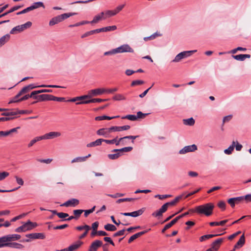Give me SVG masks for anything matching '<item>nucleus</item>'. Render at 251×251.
Returning a JSON list of instances; mask_svg holds the SVG:
<instances>
[{
    "label": "nucleus",
    "mask_w": 251,
    "mask_h": 251,
    "mask_svg": "<svg viewBox=\"0 0 251 251\" xmlns=\"http://www.w3.org/2000/svg\"><path fill=\"white\" fill-rule=\"evenodd\" d=\"M22 96L20 93L19 92L17 95H16L9 102V103H14V102H20L21 100H19V98Z\"/></svg>",
    "instance_id": "nucleus-49"
},
{
    "label": "nucleus",
    "mask_w": 251,
    "mask_h": 251,
    "mask_svg": "<svg viewBox=\"0 0 251 251\" xmlns=\"http://www.w3.org/2000/svg\"><path fill=\"white\" fill-rule=\"evenodd\" d=\"M104 32H107L109 31H113L117 29V26L116 25H112V26H108L106 27H104Z\"/></svg>",
    "instance_id": "nucleus-57"
},
{
    "label": "nucleus",
    "mask_w": 251,
    "mask_h": 251,
    "mask_svg": "<svg viewBox=\"0 0 251 251\" xmlns=\"http://www.w3.org/2000/svg\"><path fill=\"white\" fill-rule=\"evenodd\" d=\"M79 203V201L78 199L73 198L66 201L65 202L61 204L60 206L65 207H75L76 206L78 205Z\"/></svg>",
    "instance_id": "nucleus-9"
},
{
    "label": "nucleus",
    "mask_w": 251,
    "mask_h": 251,
    "mask_svg": "<svg viewBox=\"0 0 251 251\" xmlns=\"http://www.w3.org/2000/svg\"><path fill=\"white\" fill-rule=\"evenodd\" d=\"M32 224V222L30 221H28L26 223H25L23 226H25V231L29 230L32 229L31 225Z\"/></svg>",
    "instance_id": "nucleus-56"
},
{
    "label": "nucleus",
    "mask_w": 251,
    "mask_h": 251,
    "mask_svg": "<svg viewBox=\"0 0 251 251\" xmlns=\"http://www.w3.org/2000/svg\"><path fill=\"white\" fill-rule=\"evenodd\" d=\"M37 87L65 88L63 86L56 85H41L40 86H35L33 84H31L23 87L19 92V93L21 95H22L28 93V92H29L30 90Z\"/></svg>",
    "instance_id": "nucleus-2"
},
{
    "label": "nucleus",
    "mask_w": 251,
    "mask_h": 251,
    "mask_svg": "<svg viewBox=\"0 0 251 251\" xmlns=\"http://www.w3.org/2000/svg\"><path fill=\"white\" fill-rule=\"evenodd\" d=\"M116 15V14L113 10H107L104 12V15L103 16V19H105L107 18Z\"/></svg>",
    "instance_id": "nucleus-41"
},
{
    "label": "nucleus",
    "mask_w": 251,
    "mask_h": 251,
    "mask_svg": "<svg viewBox=\"0 0 251 251\" xmlns=\"http://www.w3.org/2000/svg\"><path fill=\"white\" fill-rule=\"evenodd\" d=\"M116 153L113 154H108V157L111 160H115L118 159L120 156H121V153L116 152Z\"/></svg>",
    "instance_id": "nucleus-48"
},
{
    "label": "nucleus",
    "mask_w": 251,
    "mask_h": 251,
    "mask_svg": "<svg viewBox=\"0 0 251 251\" xmlns=\"http://www.w3.org/2000/svg\"><path fill=\"white\" fill-rule=\"evenodd\" d=\"M8 243L6 236L0 237V248L7 247Z\"/></svg>",
    "instance_id": "nucleus-37"
},
{
    "label": "nucleus",
    "mask_w": 251,
    "mask_h": 251,
    "mask_svg": "<svg viewBox=\"0 0 251 251\" xmlns=\"http://www.w3.org/2000/svg\"><path fill=\"white\" fill-rule=\"evenodd\" d=\"M76 13H64L60 15H58L55 17L52 18L49 22V25L50 26H52L57 24L65 19H66L69 18L71 16L76 15Z\"/></svg>",
    "instance_id": "nucleus-3"
},
{
    "label": "nucleus",
    "mask_w": 251,
    "mask_h": 251,
    "mask_svg": "<svg viewBox=\"0 0 251 251\" xmlns=\"http://www.w3.org/2000/svg\"><path fill=\"white\" fill-rule=\"evenodd\" d=\"M47 100H53L57 101H65V98L63 97H56L51 95L48 94Z\"/></svg>",
    "instance_id": "nucleus-28"
},
{
    "label": "nucleus",
    "mask_w": 251,
    "mask_h": 251,
    "mask_svg": "<svg viewBox=\"0 0 251 251\" xmlns=\"http://www.w3.org/2000/svg\"><path fill=\"white\" fill-rule=\"evenodd\" d=\"M9 173L7 172H0V181L4 180L6 177L9 176Z\"/></svg>",
    "instance_id": "nucleus-51"
},
{
    "label": "nucleus",
    "mask_w": 251,
    "mask_h": 251,
    "mask_svg": "<svg viewBox=\"0 0 251 251\" xmlns=\"http://www.w3.org/2000/svg\"><path fill=\"white\" fill-rule=\"evenodd\" d=\"M176 204V203L174 201V200L171 201L166 202L158 210H157L152 213V216L155 217H159L162 216L163 213L167 210L169 206H173Z\"/></svg>",
    "instance_id": "nucleus-4"
},
{
    "label": "nucleus",
    "mask_w": 251,
    "mask_h": 251,
    "mask_svg": "<svg viewBox=\"0 0 251 251\" xmlns=\"http://www.w3.org/2000/svg\"><path fill=\"white\" fill-rule=\"evenodd\" d=\"M160 36H161V34L156 32L150 36L144 37V40L145 41H147L148 40H153V39H155L156 37Z\"/></svg>",
    "instance_id": "nucleus-38"
},
{
    "label": "nucleus",
    "mask_w": 251,
    "mask_h": 251,
    "mask_svg": "<svg viewBox=\"0 0 251 251\" xmlns=\"http://www.w3.org/2000/svg\"><path fill=\"white\" fill-rule=\"evenodd\" d=\"M26 237L32 239H44L45 238V235L43 233H33L28 234L25 235Z\"/></svg>",
    "instance_id": "nucleus-15"
},
{
    "label": "nucleus",
    "mask_w": 251,
    "mask_h": 251,
    "mask_svg": "<svg viewBox=\"0 0 251 251\" xmlns=\"http://www.w3.org/2000/svg\"><path fill=\"white\" fill-rule=\"evenodd\" d=\"M46 140L51 139L56 137H60L61 135V133L60 132L57 131H51L45 134Z\"/></svg>",
    "instance_id": "nucleus-17"
},
{
    "label": "nucleus",
    "mask_w": 251,
    "mask_h": 251,
    "mask_svg": "<svg viewBox=\"0 0 251 251\" xmlns=\"http://www.w3.org/2000/svg\"><path fill=\"white\" fill-rule=\"evenodd\" d=\"M177 222V219L176 218L173 219L172 221H171L169 223L167 224L165 226L164 228L162 230V232L164 233L167 229H169L171 227H172L174 225H175Z\"/></svg>",
    "instance_id": "nucleus-30"
},
{
    "label": "nucleus",
    "mask_w": 251,
    "mask_h": 251,
    "mask_svg": "<svg viewBox=\"0 0 251 251\" xmlns=\"http://www.w3.org/2000/svg\"><path fill=\"white\" fill-rule=\"evenodd\" d=\"M223 241V238H219L216 240L211 244L210 249L213 250L214 251H218Z\"/></svg>",
    "instance_id": "nucleus-13"
},
{
    "label": "nucleus",
    "mask_w": 251,
    "mask_h": 251,
    "mask_svg": "<svg viewBox=\"0 0 251 251\" xmlns=\"http://www.w3.org/2000/svg\"><path fill=\"white\" fill-rule=\"evenodd\" d=\"M133 148L131 147H125L120 149H114L112 151V152H118V153H121V155L124 152H129L132 151Z\"/></svg>",
    "instance_id": "nucleus-22"
},
{
    "label": "nucleus",
    "mask_w": 251,
    "mask_h": 251,
    "mask_svg": "<svg viewBox=\"0 0 251 251\" xmlns=\"http://www.w3.org/2000/svg\"><path fill=\"white\" fill-rule=\"evenodd\" d=\"M183 123L185 125L193 126L195 124V120L193 118L183 120Z\"/></svg>",
    "instance_id": "nucleus-45"
},
{
    "label": "nucleus",
    "mask_w": 251,
    "mask_h": 251,
    "mask_svg": "<svg viewBox=\"0 0 251 251\" xmlns=\"http://www.w3.org/2000/svg\"><path fill=\"white\" fill-rule=\"evenodd\" d=\"M7 247L18 249H22L24 248V246L23 245L16 242H8Z\"/></svg>",
    "instance_id": "nucleus-27"
},
{
    "label": "nucleus",
    "mask_w": 251,
    "mask_h": 251,
    "mask_svg": "<svg viewBox=\"0 0 251 251\" xmlns=\"http://www.w3.org/2000/svg\"><path fill=\"white\" fill-rule=\"evenodd\" d=\"M96 206H94L91 209L88 210H83V212H84V216L85 217H87L90 214L93 213L95 209Z\"/></svg>",
    "instance_id": "nucleus-52"
},
{
    "label": "nucleus",
    "mask_w": 251,
    "mask_h": 251,
    "mask_svg": "<svg viewBox=\"0 0 251 251\" xmlns=\"http://www.w3.org/2000/svg\"><path fill=\"white\" fill-rule=\"evenodd\" d=\"M82 244V242L81 241H77L75 244H74L71 246H70L67 249L68 251H74L77 250Z\"/></svg>",
    "instance_id": "nucleus-26"
},
{
    "label": "nucleus",
    "mask_w": 251,
    "mask_h": 251,
    "mask_svg": "<svg viewBox=\"0 0 251 251\" xmlns=\"http://www.w3.org/2000/svg\"><path fill=\"white\" fill-rule=\"evenodd\" d=\"M10 38L8 34L3 36L0 38V47L3 45L6 42H7Z\"/></svg>",
    "instance_id": "nucleus-42"
},
{
    "label": "nucleus",
    "mask_w": 251,
    "mask_h": 251,
    "mask_svg": "<svg viewBox=\"0 0 251 251\" xmlns=\"http://www.w3.org/2000/svg\"><path fill=\"white\" fill-rule=\"evenodd\" d=\"M87 99H88V97L87 96V95H83V96H81L80 97H76L74 98L69 100L68 101H71V102H75L77 100H79V101H86V100H85Z\"/></svg>",
    "instance_id": "nucleus-34"
},
{
    "label": "nucleus",
    "mask_w": 251,
    "mask_h": 251,
    "mask_svg": "<svg viewBox=\"0 0 251 251\" xmlns=\"http://www.w3.org/2000/svg\"><path fill=\"white\" fill-rule=\"evenodd\" d=\"M214 205L212 203H207L196 207L195 211L199 214H204L209 216L212 214Z\"/></svg>",
    "instance_id": "nucleus-1"
},
{
    "label": "nucleus",
    "mask_w": 251,
    "mask_h": 251,
    "mask_svg": "<svg viewBox=\"0 0 251 251\" xmlns=\"http://www.w3.org/2000/svg\"><path fill=\"white\" fill-rule=\"evenodd\" d=\"M83 210L82 209H76L73 210V214L74 215L75 220H77L79 218L81 214L83 212Z\"/></svg>",
    "instance_id": "nucleus-43"
},
{
    "label": "nucleus",
    "mask_w": 251,
    "mask_h": 251,
    "mask_svg": "<svg viewBox=\"0 0 251 251\" xmlns=\"http://www.w3.org/2000/svg\"><path fill=\"white\" fill-rule=\"evenodd\" d=\"M48 94H42L40 95H33V99L37 100L39 101L47 100Z\"/></svg>",
    "instance_id": "nucleus-29"
},
{
    "label": "nucleus",
    "mask_w": 251,
    "mask_h": 251,
    "mask_svg": "<svg viewBox=\"0 0 251 251\" xmlns=\"http://www.w3.org/2000/svg\"><path fill=\"white\" fill-rule=\"evenodd\" d=\"M90 156H91V154H89L88 155H87L86 156L77 157L73 159L71 161V163H75V162H83V161H85L87 158H88V157H89Z\"/></svg>",
    "instance_id": "nucleus-31"
},
{
    "label": "nucleus",
    "mask_w": 251,
    "mask_h": 251,
    "mask_svg": "<svg viewBox=\"0 0 251 251\" xmlns=\"http://www.w3.org/2000/svg\"><path fill=\"white\" fill-rule=\"evenodd\" d=\"M102 245V241L99 240H95L91 243L88 249V251H97L98 249L101 247Z\"/></svg>",
    "instance_id": "nucleus-10"
},
{
    "label": "nucleus",
    "mask_w": 251,
    "mask_h": 251,
    "mask_svg": "<svg viewBox=\"0 0 251 251\" xmlns=\"http://www.w3.org/2000/svg\"><path fill=\"white\" fill-rule=\"evenodd\" d=\"M113 100H126V98L122 94H117L113 97Z\"/></svg>",
    "instance_id": "nucleus-44"
},
{
    "label": "nucleus",
    "mask_w": 251,
    "mask_h": 251,
    "mask_svg": "<svg viewBox=\"0 0 251 251\" xmlns=\"http://www.w3.org/2000/svg\"><path fill=\"white\" fill-rule=\"evenodd\" d=\"M245 236H244V235L243 234L240 237L238 241L234 245V249L235 250V249H237V248L242 247L245 244Z\"/></svg>",
    "instance_id": "nucleus-23"
},
{
    "label": "nucleus",
    "mask_w": 251,
    "mask_h": 251,
    "mask_svg": "<svg viewBox=\"0 0 251 251\" xmlns=\"http://www.w3.org/2000/svg\"><path fill=\"white\" fill-rule=\"evenodd\" d=\"M33 95H36V93H35V91L32 92L30 94L25 95V96H24L23 97L21 98L20 99H19V100H21V101H24V100H26L28 99H29V98H33Z\"/></svg>",
    "instance_id": "nucleus-47"
},
{
    "label": "nucleus",
    "mask_w": 251,
    "mask_h": 251,
    "mask_svg": "<svg viewBox=\"0 0 251 251\" xmlns=\"http://www.w3.org/2000/svg\"><path fill=\"white\" fill-rule=\"evenodd\" d=\"M148 232V230H144L142 231L139 232H138L133 235H132L129 239H128V243L129 244L131 243L132 242H133L134 240L138 238V237H140L141 236L144 235L146 233Z\"/></svg>",
    "instance_id": "nucleus-18"
},
{
    "label": "nucleus",
    "mask_w": 251,
    "mask_h": 251,
    "mask_svg": "<svg viewBox=\"0 0 251 251\" xmlns=\"http://www.w3.org/2000/svg\"><path fill=\"white\" fill-rule=\"evenodd\" d=\"M32 25V23L30 22H27L25 24L18 25L13 28L10 31V34H15L16 31L21 32L24 30L30 27Z\"/></svg>",
    "instance_id": "nucleus-5"
},
{
    "label": "nucleus",
    "mask_w": 251,
    "mask_h": 251,
    "mask_svg": "<svg viewBox=\"0 0 251 251\" xmlns=\"http://www.w3.org/2000/svg\"><path fill=\"white\" fill-rule=\"evenodd\" d=\"M75 228H76V229L79 230V231L82 230L83 229H85V231L86 230L89 231L90 229V227L89 226L85 225L83 226H76L75 227Z\"/></svg>",
    "instance_id": "nucleus-55"
},
{
    "label": "nucleus",
    "mask_w": 251,
    "mask_h": 251,
    "mask_svg": "<svg viewBox=\"0 0 251 251\" xmlns=\"http://www.w3.org/2000/svg\"><path fill=\"white\" fill-rule=\"evenodd\" d=\"M8 242L18 240L20 239L21 236L19 234H9L6 235Z\"/></svg>",
    "instance_id": "nucleus-25"
},
{
    "label": "nucleus",
    "mask_w": 251,
    "mask_h": 251,
    "mask_svg": "<svg viewBox=\"0 0 251 251\" xmlns=\"http://www.w3.org/2000/svg\"><path fill=\"white\" fill-rule=\"evenodd\" d=\"M14 178L16 179L17 183L20 185V186L19 187L14 189H15L14 190H17L18 189H19L21 186L24 185V180L21 177H19V176H18L17 175L14 176Z\"/></svg>",
    "instance_id": "nucleus-40"
},
{
    "label": "nucleus",
    "mask_w": 251,
    "mask_h": 251,
    "mask_svg": "<svg viewBox=\"0 0 251 251\" xmlns=\"http://www.w3.org/2000/svg\"><path fill=\"white\" fill-rule=\"evenodd\" d=\"M108 99H92L91 100H86V101H78L76 103V104H88L90 103L94 102H101L108 100Z\"/></svg>",
    "instance_id": "nucleus-12"
},
{
    "label": "nucleus",
    "mask_w": 251,
    "mask_h": 251,
    "mask_svg": "<svg viewBox=\"0 0 251 251\" xmlns=\"http://www.w3.org/2000/svg\"><path fill=\"white\" fill-rule=\"evenodd\" d=\"M103 142V139H98L95 141L92 142L87 144L88 148L100 146Z\"/></svg>",
    "instance_id": "nucleus-24"
},
{
    "label": "nucleus",
    "mask_w": 251,
    "mask_h": 251,
    "mask_svg": "<svg viewBox=\"0 0 251 251\" xmlns=\"http://www.w3.org/2000/svg\"><path fill=\"white\" fill-rule=\"evenodd\" d=\"M235 199L234 201L236 204L238 203L241 201H245L247 202L251 201V194L247 195L245 196H242L239 197L232 198Z\"/></svg>",
    "instance_id": "nucleus-16"
},
{
    "label": "nucleus",
    "mask_w": 251,
    "mask_h": 251,
    "mask_svg": "<svg viewBox=\"0 0 251 251\" xmlns=\"http://www.w3.org/2000/svg\"><path fill=\"white\" fill-rule=\"evenodd\" d=\"M125 231H126L125 229H123L122 230H119L118 232L114 233L113 236V237H117V236H122V235H124Z\"/></svg>",
    "instance_id": "nucleus-63"
},
{
    "label": "nucleus",
    "mask_w": 251,
    "mask_h": 251,
    "mask_svg": "<svg viewBox=\"0 0 251 251\" xmlns=\"http://www.w3.org/2000/svg\"><path fill=\"white\" fill-rule=\"evenodd\" d=\"M145 211V208H142L137 211L131 212V216L132 217H137L141 215Z\"/></svg>",
    "instance_id": "nucleus-35"
},
{
    "label": "nucleus",
    "mask_w": 251,
    "mask_h": 251,
    "mask_svg": "<svg viewBox=\"0 0 251 251\" xmlns=\"http://www.w3.org/2000/svg\"><path fill=\"white\" fill-rule=\"evenodd\" d=\"M196 50H191V51H184L178 53L173 60L174 62H178L180 61L182 59L188 57L192 54L193 52H196Z\"/></svg>",
    "instance_id": "nucleus-6"
},
{
    "label": "nucleus",
    "mask_w": 251,
    "mask_h": 251,
    "mask_svg": "<svg viewBox=\"0 0 251 251\" xmlns=\"http://www.w3.org/2000/svg\"><path fill=\"white\" fill-rule=\"evenodd\" d=\"M171 197L172 196L170 195H156L155 196V198H158L160 200L165 199Z\"/></svg>",
    "instance_id": "nucleus-60"
},
{
    "label": "nucleus",
    "mask_w": 251,
    "mask_h": 251,
    "mask_svg": "<svg viewBox=\"0 0 251 251\" xmlns=\"http://www.w3.org/2000/svg\"><path fill=\"white\" fill-rule=\"evenodd\" d=\"M122 119H127L129 120L134 121L137 119V117L134 115H127L122 117Z\"/></svg>",
    "instance_id": "nucleus-50"
},
{
    "label": "nucleus",
    "mask_w": 251,
    "mask_h": 251,
    "mask_svg": "<svg viewBox=\"0 0 251 251\" xmlns=\"http://www.w3.org/2000/svg\"><path fill=\"white\" fill-rule=\"evenodd\" d=\"M224 234V232H223L222 233H219L217 234H207L203 235L200 238V242H203L205 240H208L210 238H213L214 237L217 236H220Z\"/></svg>",
    "instance_id": "nucleus-20"
},
{
    "label": "nucleus",
    "mask_w": 251,
    "mask_h": 251,
    "mask_svg": "<svg viewBox=\"0 0 251 251\" xmlns=\"http://www.w3.org/2000/svg\"><path fill=\"white\" fill-rule=\"evenodd\" d=\"M117 53L133 52L134 50L128 44H124L116 48Z\"/></svg>",
    "instance_id": "nucleus-7"
},
{
    "label": "nucleus",
    "mask_w": 251,
    "mask_h": 251,
    "mask_svg": "<svg viewBox=\"0 0 251 251\" xmlns=\"http://www.w3.org/2000/svg\"><path fill=\"white\" fill-rule=\"evenodd\" d=\"M36 95L42 93H52V90L51 89H42L38 91H35Z\"/></svg>",
    "instance_id": "nucleus-59"
},
{
    "label": "nucleus",
    "mask_w": 251,
    "mask_h": 251,
    "mask_svg": "<svg viewBox=\"0 0 251 251\" xmlns=\"http://www.w3.org/2000/svg\"><path fill=\"white\" fill-rule=\"evenodd\" d=\"M226 203L223 201H220L218 204V207L221 208L222 210H224L226 209Z\"/></svg>",
    "instance_id": "nucleus-62"
},
{
    "label": "nucleus",
    "mask_w": 251,
    "mask_h": 251,
    "mask_svg": "<svg viewBox=\"0 0 251 251\" xmlns=\"http://www.w3.org/2000/svg\"><path fill=\"white\" fill-rule=\"evenodd\" d=\"M247 49L245 48L239 47L237 48L232 50L229 52L232 54H235L237 52V51H245Z\"/></svg>",
    "instance_id": "nucleus-53"
},
{
    "label": "nucleus",
    "mask_w": 251,
    "mask_h": 251,
    "mask_svg": "<svg viewBox=\"0 0 251 251\" xmlns=\"http://www.w3.org/2000/svg\"><path fill=\"white\" fill-rule=\"evenodd\" d=\"M111 127L110 128H100L97 130V133L99 135H102L107 138L109 137V134L112 132Z\"/></svg>",
    "instance_id": "nucleus-14"
},
{
    "label": "nucleus",
    "mask_w": 251,
    "mask_h": 251,
    "mask_svg": "<svg viewBox=\"0 0 251 251\" xmlns=\"http://www.w3.org/2000/svg\"><path fill=\"white\" fill-rule=\"evenodd\" d=\"M104 229L107 231H114L117 230V227L113 225L107 224L104 226Z\"/></svg>",
    "instance_id": "nucleus-36"
},
{
    "label": "nucleus",
    "mask_w": 251,
    "mask_h": 251,
    "mask_svg": "<svg viewBox=\"0 0 251 251\" xmlns=\"http://www.w3.org/2000/svg\"><path fill=\"white\" fill-rule=\"evenodd\" d=\"M125 4L119 5L116 8V9L114 10L116 15L123 9V8L125 7Z\"/></svg>",
    "instance_id": "nucleus-64"
},
{
    "label": "nucleus",
    "mask_w": 251,
    "mask_h": 251,
    "mask_svg": "<svg viewBox=\"0 0 251 251\" xmlns=\"http://www.w3.org/2000/svg\"><path fill=\"white\" fill-rule=\"evenodd\" d=\"M235 143H236V142L233 141L232 143V145L231 146H230L227 149H226L224 151V152L226 154H230L234 150V148L235 147Z\"/></svg>",
    "instance_id": "nucleus-39"
},
{
    "label": "nucleus",
    "mask_w": 251,
    "mask_h": 251,
    "mask_svg": "<svg viewBox=\"0 0 251 251\" xmlns=\"http://www.w3.org/2000/svg\"><path fill=\"white\" fill-rule=\"evenodd\" d=\"M135 199L133 198H123V199H120L117 201V203H120L122 202L125 201H134Z\"/></svg>",
    "instance_id": "nucleus-58"
},
{
    "label": "nucleus",
    "mask_w": 251,
    "mask_h": 251,
    "mask_svg": "<svg viewBox=\"0 0 251 251\" xmlns=\"http://www.w3.org/2000/svg\"><path fill=\"white\" fill-rule=\"evenodd\" d=\"M144 83V81L141 80H136L132 81L131 83V86H135L136 85H142Z\"/></svg>",
    "instance_id": "nucleus-54"
},
{
    "label": "nucleus",
    "mask_w": 251,
    "mask_h": 251,
    "mask_svg": "<svg viewBox=\"0 0 251 251\" xmlns=\"http://www.w3.org/2000/svg\"><path fill=\"white\" fill-rule=\"evenodd\" d=\"M104 15V12H101L100 14L97 15L94 17L93 20L90 22L91 24L97 23L100 20L103 19Z\"/></svg>",
    "instance_id": "nucleus-32"
},
{
    "label": "nucleus",
    "mask_w": 251,
    "mask_h": 251,
    "mask_svg": "<svg viewBox=\"0 0 251 251\" xmlns=\"http://www.w3.org/2000/svg\"><path fill=\"white\" fill-rule=\"evenodd\" d=\"M130 128L128 125H126L121 126H114L111 127V129L113 131H121L122 130H127Z\"/></svg>",
    "instance_id": "nucleus-19"
},
{
    "label": "nucleus",
    "mask_w": 251,
    "mask_h": 251,
    "mask_svg": "<svg viewBox=\"0 0 251 251\" xmlns=\"http://www.w3.org/2000/svg\"><path fill=\"white\" fill-rule=\"evenodd\" d=\"M119 117H120L119 116H114V117H109L107 116L103 115V116H98V117H95V120L96 121H101V120H111V119H113L114 118H119Z\"/></svg>",
    "instance_id": "nucleus-33"
},
{
    "label": "nucleus",
    "mask_w": 251,
    "mask_h": 251,
    "mask_svg": "<svg viewBox=\"0 0 251 251\" xmlns=\"http://www.w3.org/2000/svg\"><path fill=\"white\" fill-rule=\"evenodd\" d=\"M117 53V51H116V49H114L110 51H106L104 53V55L106 56V55H113V54H116Z\"/></svg>",
    "instance_id": "nucleus-61"
},
{
    "label": "nucleus",
    "mask_w": 251,
    "mask_h": 251,
    "mask_svg": "<svg viewBox=\"0 0 251 251\" xmlns=\"http://www.w3.org/2000/svg\"><path fill=\"white\" fill-rule=\"evenodd\" d=\"M232 57L236 60L244 61L246 58H250L251 55L250 54H239L232 55Z\"/></svg>",
    "instance_id": "nucleus-21"
},
{
    "label": "nucleus",
    "mask_w": 251,
    "mask_h": 251,
    "mask_svg": "<svg viewBox=\"0 0 251 251\" xmlns=\"http://www.w3.org/2000/svg\"><path fill=\"white\" fill-rule=\"evenodd\" d=\"M31 10L39 8L40 7H44V5L42 2H36L33 3V4L30 6Z\"/></svg>",
    "instance_id": "nucleus-46"
},
{
    "label": "nucleus",
    "mask_w": 251,
    "mask_h": 251,
    "mask_svg": "<svg viewBox=\"0 0 251 251\" xmlns=\"http://www.w3.org/2000/svg\"><path fill=\"white\" fill-rule=\"evenodd\" d=\"M103 93H105V90L104 88H97L89 91L88 92V94L87 95V96L88 97V99H90L92 97L100 95Z\"/></svg>",
    "instance_id": "nucleus-8"
},
{
    "label": "nucleus",
    "mask_w": 251,
    "mask_h": 251,
    "mask_svg": "<svg viewBox=\"0 0 251 251\" xmlns=\"http://www.w3.org/2000/svg\"><path fill=\"white\" fill-rule=\"evenodd\" d=\"M197 150V147L195 145H192L184 147L179 151L180 154H185L189 152L194 151Z\"/></svg>",
    "instance_id": "nucleus-11"
}]
</instances>
